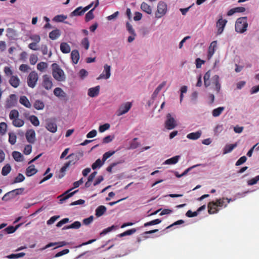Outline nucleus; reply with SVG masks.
Here are the masks:
<instances>
[{"label":"nucleus","instance_id":"nucleus-1","mask_svg":"<svg viewBox=\"0 0 259 259\" xmlns=\"http://www.w3.org/2000/svg\"><path fill=\"white\" fill-rule=\"evenodd\" d=\"M52 75L53 77L57 81H62L65 80V75L63 70L57 63H53L52 65Z\"/></svg>","mask_w":259,"mask_h":259},{"label":"nucleus","instance_id":"nucleus-2","mask_svg":"<svg viewBox=\"0 0 259 259\" xmlns=\"http://www.w3.org/2000/svg\"><path fill=\"white\" fill-rule=\"evenodd\" d=\"M19 113L18 110H12L9 114V118L12 120L13 125L17 127H22L24 124V121L19 118Z\"/></svg>","mask_w":259,"mask_h":259},{"label":"nucleus","instance_id":"nucleus-3","mask_svg":"<svg viewBox=\"0 0 259 259\" xmlns=\"http://www.w3.org/2000/svg\"><path fill=\"white\" fill-rule=\"evenodd\" d=\"M247 27L248 23L246 17H240L237 19L235 26L236 32L242 33L246 30Z\"/></svg>","mask_w":259,"mask_h":259},{"label":"nucleus","instance_id":"nucleus-4","mask_svg":"<svg viewBox=\"0 0 259 259\" xmlns=\"http://www.w3.org/2000/svg\"><path fill=\"white\" fill-rule=\"evenodd\" d=\"M83 183V178H81L79 181H76L73 183V188H71L66 192H65L62 195L63 197L61 199H60V201L62 202L70 197H72L75 193H76L78 190H75L73 192L69 193L73 188H78L80 185L82 184Z\"/></svg>","mask_w":259,"mask_h":259},{"label":"nucleus","instance_id":"nucleus-5","mask_svg":"<svg viewBox=\"0 0 259 259\" xmlns=\"http://www.w3.org/2000/svg\"><path fill=\"white\" fill-rule=\"evenodd\" d=\"M38 79V75L36 72L32 71L29 73L27 78V83L29 87L34 88Z\"/></svg>","mask_w":259,"mask_h":259},{"label":"nucleus","instance_id":"nucleus-6","mask_svg":"<svg viewBox=\"0 0 259 259\" xmlns=\"http://www.w3.org/2000/svg\"><path fill=\"white\" fill-rule=\"evenodd\" d=\"M166 4L163 2H159L157 5V10L155 13V17L157 18H160L166 14Z\"/></svg>","mask_w":259,"mask_h":259},{"label":"nucleus","instance_id":"nucleus-7","mask_svg":"<svg viewBox=\"0 0 259 259\" xmlns=\"http://www.w3.org/2000/svg\"><path fill=\"white\" fill-rule=\"evenodd\" d=\"M132 106V104L131 102H126L121 104L116 111V115L118 116H120L125 114L130 110Z\"/></svg>","mask_w":259,"mask_h":259},{"label":"nucleus","instance_id":"nucleus-8","mask_svg":"<svg viewBox=\"0 0 259 259\" xmlns=\"http://www.w3.org/2000/svg\"><path fill=\"white\" fill-rule=\"evenodd\" d=\"M18 101V98L15 94H11L7 98L6 101L5 107L6 108H11L15 107Z\"/></svg>","mask_w":259,"mask_h":259},{"label":"nucleus","instance_id":"nucleus-9","mask_svg":"<svg viewBox=\"0 0 259 259\" xmlns=\"http://www.w3.org/2000/svg\"><path fill=\"white\" fill-rule=\"evenodd\" d=\"M46 128L51 133H55L57 131V125L55 118L46 120Z\"/></svg>","mask_w":259,"mask_h":259},{"label":"nucleus","instance_id":"nucleus-10","mask_svg":"<svg viewBox=\"0 0 259 259\" xmlns=\"http://www.w3.org/2000/svg\"><path fill=\"white\" fill-rule=\"evenodd\" d=\"M52 79L47 74L42 76V85L47 90H51L53 87Z\"/></svg>","mask_w":259,"mask_h":259},{"label":"nucleus","instance_id":"nucleus-11","mask_svg":"<svg viewBox=\"0 0 259 259\" xmlns=\"http://www.w3.org/2000/svg\"><path fill=\"white\" fill-rule=\"evenodd\" d=\"M166 120L165 122V127L168 130H172L176 126V122L174 118L172 117L170 114L166 115Z\"/></svg>","mask_w":259,"mask_h":259},{"label":"nucleus","instance_id":"nucleus-12","mask_svg":"<svg viewBox=\"0 0 259 259\" xmlns=\"http://www.w3.org/2000/svg\"><path fill=\"white\" fill-rule=\"evenodd\" d=\"M227 23V20L223 19L222 17L218 20L216 23V26L217 27V34L220 35L224 31V28Z\"/></svg>","mask_w":259,"mask_h":259},{"label":"nucleus","instance_id":"nucleus-13","mask_svg":"<svg viewBox=\"0 0 259 259\" xmlns=\"http://www.w3.org/2000/svg\"><path fill=\"white\" fill-rule=\"evenodd\" d=\"M111 67L108 64H105L104 66V70L102 73H101L99 76L97 78V79H108L111 75Z\"/></svg>","mask_w":259,"mask_h":259},{"label":"nucleus","instance_id":"nucleus-14","mask_svg":"<svg viewBox=\"0 0 259 259\" xmlns=\"http://www.w3.org/2000/svg\"><path fill=\"white\" fill-rule=\"evenodd\" d=\"M35 131L33 130H27L25 134V137L28 142L33 144L35 141Z\"/></svg>","mask_w":259,"mask_h":259},{"label":"nucleus","instance_id":"nucleus-15","mask_svg":"<svg viewBox=\"0 0 259 259\" xmlns=\"http://www.w3.org/2000/svg\"><path fill=\"white\" fill-rule=\"evenodd\" d=\"M208 212L209 214L217 213L220 210L215 201L209 202L207 204Z\"/></svg>","mask_w":259,"mask_h":259},{"label":"nucleus","instance_id":"nucleus-16","mask_svg":"<svg viewBox=\"0 0 259 259\" xmlns=\"http://www.w3.org/2000/svg\"><path fill=\"white\" fill-rule=\"evenodd\" d=\"M20 82V78L16 75H12L9 80L10 84L14 88H17L19 86Z\"/></svg>","mask_w":259,"mask_h":259},{"label":"nucleus","instance_id":"nucleus-17","mask_svg":"<svg viewBox=\"0 0 259 259\" xmlns=\"http://www.w3.org/2000/svg\"><path fill=\"white\" fill-rule=\"evenodd\" d=\"M99 4V0H97L96 2V3L95 4L94 8H93L92 10H91L90 11H89L85 15V20L86 22H89L90 20H92L94 18V15L93 13V11L96 8H97Z\"/></svg>","mask_w":259,"mask_h":259},{"label":"nucleus","instance_id":"nucleus-18","mask_svg":"<svg viewBox=\"0 0 259 259\" xmlns=\"http://www.w3.org/2000/svg\"><path fill=\"white\" fill-rule=\"evenodd\" d=\"M219 76L218 75H215L212 76L211 78V83L212 84L215 86L214 90H215L218 93L219 92L221 89V84L219 82Z\"/></svg>","mask_w":259,"mask_h":259},{"label":"nucleus","instance_id":"nucleus-19","mask_svg":"<svg viewBox=\"0 0 259 259\" xmlns=\"http://www.w3.org/2000/svg\"><path fill=\"white\" fill-rule=\"evenodd\" d=\"M100 86L98 85L94 88H90L88 91V95L91 97L97 96L99 94Z\"/></svg>","mask_w":259,"mask_h":259},{"label":"nucleus","instance_id":"nucleus-20","mask_svg":"<svg viewBox=\"0 0 259 259\" xmlns=\"http://www.w3.org/2000/svg\"><path fill=\"white\" fill-rule=\"evenodd\" d=\"M37 172V170L35 168V166L33 164L29 165L26 169V175L27 177H31Z\"/></svg>","mask_w":259,"mask_h":259},{"label":"nucleus","instance_id":"nucleus-21","mask_svg":"<svg viewBox=\"0 0 259 259\" xmlns=\"http://www.w3.org/2000/svg\"><path fill=\"white\" fill-rule=\"evenodd\" d=\"M19 102L21 104L26 108H30L31 107V104L30 102L25 96H22L20 97Z\"/></svg>","mask_w":259,"mask_h":259},{"label":"nucleus","instance_id":"nucleus-22","mask_svg":"<svg viewBox=\"0 0 259 259\" xmlns=\"http://www.w3.org/2000/svg\"><path fill=\"white\" fill-rule=\"evenodd\" d=\"M201 134L202 132L200 131L191 133L187 135V138L190 140H196L200 137Z\"/></svg>","mask_w":259,"mask_h":259},{"label":"nucleus","instance_id":"nucleus-23","mask_svg":"<svg viewBox=\"0 0 259 259\" xmlns=\"http://www.w3.org/2000/svg\"><path fill=\"white\" fill-rule=\"evenodd\" d=\"M71 58L73 63L75 64H77L79 59V52L76 50H74L71 52Z\"/></svg>","mask_w":259,"mask_h":259},{"label":"nucleus","instance_id":"nucleus-24","mask_svg":"<svg viewBox=\"0 0 259 259\" xmlns=\"http://www.w3.org/2000/svg\"><path fill=\"white\" fill-rule=\"evenodd\" d=\"M61 35V31L59 29H56L50 32L49 36L52 40H55Z\"/></svg>","mask_w":259,"mask_h":259},{"label":"nucleus","instance_id":"nucleus-25","mask_svg":"<svg viewBox=\"0 0 259 259\" xmlns=\"http://www.w3.org/2000/svg\"><path fill=\"white\" fill-rule=\"evenodd\" d=\"M141 9L144 12L148 14H152V8L148 4L145 2H143L141 5Z\"/></svg>","mask_w":259,"mask_h":259},{"label":"nucleus","instance_id":"nucleus-26","mask_svg":"<svg viewBox=\"0 0 259 259\" xmlns=\"http://www.w3.org/2000/svg\"><path fill=\"white\" fill-rule=\"evenodd\" d=\"M60 50L64 54H67L70 52V46L66 42H62L60 44Z\"/></svg>","mask_w":259,"mask_h":259},{"label":"nucleus","instance_id":"nucleus-27","mask_svg":"<svg viewBox=\"0 0 259 259\" xmlns=\"http://www.w3.org/2000/svg\"><path fill=\"white\" fill-rule=\"evenodd\" d=\"M166 85V81H163L161 83H160L155 90L153 93L152 95V98L153 99L155 98L159 92L161 90V89Z\"/></svg>","mask_w":259,"mask_h":259},{"label":"nucleus","instance_id":"nucleus-28","mask_svg":"<svg viewBox=\"0 0 259 259\" xmlns=\"http://www.w3.org/2000/svg\"><path fill=\"white\" fill-rule=\"evenodd\" d=\"M180 158V156L179 155H177V156H174L170 158H169V159L166 160L164 161V164H175L178 162Z\"/></svg>","mask_w":259,"mask_h":259},{"label":"nucleus","instance_id":"nucleus-29","mask_svg":"<svg viewBox=\"0 0 259 259\" xmlns=\"http://www.w3.org/2000/svg\"><path fill=\"white\" fill-rule=\"evenodd\" d=\"M106 211V207L104 205H100L96 209V215L97 217L102 216Z\"/></svg>","mask_w":259,"mask_h":259},{"label":"nucleus","instance_id":"nucleus-30","mask_svg":"<svg viewBox=\"0 0 259 259\" xmlns=\"http://www.w3.org/2000/svg\"><path fill=\"white\" fill-rule=\"evenodd\" d=\"M33 107L37 110H42L45 107V104L42 101L36 100L34 103Z\"/></svg>","mask_w":259,"mask_h":259},{"label":"nucleus","instance_id":"nucleus-31","mask_svg":"<svg viewBox=\"0 0 259 259\" xmlns=\"http://www.w3.org/2000/svg\"><path fill=\"white\" fill-rule=\"evenodd\" d=\"M215 202L220 209L222 207H226L227 206V203H226V202L225 201V197L217 199Z\"/></svg>","mask_w":259,"mask_h":259},{"label":"nucleus","instance_id":"nucleus-32","mask_svg":"<svg viewBox=\"0 0 259 259\" xmlns=\"http://www.w3.org/2000/svg\"><path fill=\"white\" fill-rule=\"evenodd\" d=\"M237 146V143L233 144L226 145L224 149L223 153L227 154L231 152Z\"/></svg>","mask_w":259,"mask_h":259},{"label":"nucleus","instance_id":"nucleus-33","mask_svg":"<svg viewBox=\"0 0 259 259\" xmlns=\"http://www.w3.org/2000/svg\"><path fill=\"white\" fill-rule=\"evenodd\" d=\"M81 226V224L79 221H75L72 224L63 227V230L69 229H79Z\"/></svg>","mask_w":259,"mask_h":259},{"label":"nucleus","instance_id":"nucleus-34","mask_svg":"<svg viewBox=\"0 0 259 259\" xmlns=\"http://www.w3.org/2000/svg\"><path fill=\"white\" fill-rule=\"evenodd\" d=\"M22 224H20L17 225L16 227H13L12 226H10L7 228H5L3 232H6L7 234H11L16 231V230L22 225Z\"/></svg>","mask_w":259,"mask_h":259},{"label":"nucleus","instance_id":"nucleus-35","mask_svg":"<svg viewBox=\"0 0 259 259\" xmlns=\"http://www.w3.org/2000/svg\"><path fill=\"white\" fill-rule=\"evenodd\" d=\"M54 95L58 97H65L66 96L65 93L60 88H56L54 90Z\"/></svg>","mask_w":259,"mask_h":259},{"label":"nucleus","instance_id":"nucleus-36","mask_svg":"<svg viewBox=\"0 0 259 259\" xmlns=\"http://www.w3.org/2000/svg\"><path fill=\"white\" fill-rule=\"evenodd\" d=\"M28 119L35 126H37L39 125V121L37 117L35 115L29 116Z\"/></svg>","mask_w":259,"mask_h":259},{"label":"nucleus","instance_id":"nucleus-37","mask_svg":"<svg viewBox=\"0 0 259 259\" xmlns=\"http://www.w3.org/2000/svg\"><path fill=\"white\" fill-rule=\"evenodd\" d=\"M85 11L84 8L82 9L81 7H79L77 8L75 10H74L72 13L71 15L72 16H81L84 13Z\"/></svg>","mask_w":259,"mask_h":259},{"label":"nucleus","instance_id":"nucleus-38","mask_svg":"<svg viewBox=\"0 0 259 259\" xmlns=\"http://www.w3.org/2000/svg\"><path fill=\"white\" fill-rule=\"evenodd\" d=\"M24 191V188H20L14 189L11 191H10V193L11 194V197L14 198L15 196L22 194Z\"/></svg>","mask_w":259,"mask_h":259},{"label":"nucleus","instance_id":"nucleus-39","mask_svg":"<svg viewBox=\"0 0 259 259\" xmlns=\"http://www.w3.org/2000/svg\"><path fill=\"white\" fill-rule=\"evenodd\" d=\"M71 161H69L67 162L66 163H65L64 165L61 167V168L60 169V172L62 173V174L59 176V178H62V177H64L65 172L66 171V169L71 165Z\"/></svg>","mask_w":259,"mask_h":259},{"label":"nucleus","instance_id":"nucleus-40","mask_svg":"<svg viewBox=\"0 0 259 259\" xmlns=\"http://www.w3.org/2000/svg\"><path fill=\"white\" fill-rule=\"evenodd\" d=\"M11 170V167L9 164L5 165L2 169V175L4 176L8 175Z\"/></svg>","mask_w":259,"mask_h":259},{"label":"nucleus","instance_id":"nucleus-41","mask_svg":"<svg viewBox=\"0 0 259 259\" xmlns=\"http://www.w3.org/2000/svg\"><path fill=\"white\" fill-rule=\"evenodd\" d=\"M225 108L224 107H219L213 110L212 114L214 117H218L222 114Z\"/></svg>","mask_w":259,"mask_h":259},{"label":"nucleus","instance_id":"nucleus-42","mask_svg":"<svg viewBox=\"0 0 259 259\" xmlns=\"http://www.w3.org/2000/svg\"><path fill=\"white\" fill-rule=\"evenodd\" d=\"M12 156L16 161L20 162L22 161L23 155L20 152L14 151L12 153Z\"/></svg>","mask_w":259,"mask_h":259},{"label":"nucleus","instance_id":"nucleus-43","mask_svg":"<svg viewBox=\"0 0 259 259\" xmlns=\"http://www.w3.org/2000/svg\"><path fill=\"white\" fill-rule=\"evenodd\" d=\"M67 18V16L64 15H58L54 17L53 20L56 22H62L66 19Z\"/></svg>","mask_w":259,"mask_h":259},{"label":"nucleus","instance_id":"nucleus-44","mask_svg":"<svg viewBox=\"0 0 259 259\" xmlns=\"http://www.w3.org/2000/svg\"><path fill=\"white\" fill-rule=\"evenodd\" d=\"M137 231V230L135 228H133L120 234L118 235V236L120 237H122L127 235H131L134 233H135Z\"/></svg>","mask_w":259,"mask_h":259},{"label":"nucleus","instance_id":"nucleus-45","mask_svg":"<svg viewBox=\"0 0 259 259\" xmlns=\"http://www.w3.org/2000/svg\"><path fill=\"white\" fill-rule=\"evenodd\" d=\"M48 65L46 62H40V63H38L37 65V69L41 71L42 72L44 71V70L48 68Z\"/></svg>","mask_w":259,"mask_h":259},{"label":"nucleus","instance_id":"nucleus-46","mask_svg":"<svg viewBox=\"0 0 259 259\" xmlns=\"http://www.w3.org/2000/svg\"><path fill=\"white\" fill-rule=\"evenodd\" d=\"M9 142L12 145L16 143V135L14 133H10L9 134Z\"/></svg>","mask_w":259,"mask_h":259},{"label":"nucleus","instance_id":"nucleus-47","mask_svg":"<svg viewBox=\"0 0 259 259\" xmlns=\"http://www.w3.org/2000/svg\"><path fill=\"white\" fill-rule=\"evenodd\" d=\"M161 221L159 219H155V220H152L151 221H150V222H147L146 223L144 224V227H148V226H152V225H157V224H159L161 223Z\"/></svg>","mask_w":259,"mask_h":259},{"label":"nucleus","instance_id":"nucleus-48","mask_svg":"<svg viewBox=\"0 0 259 259\" xmlns=\"http://www.w3.org/2000/svg\"><path fill=\"white\" fill-rule=\"evenodd\" d=\"M25 255V253L21 252L17 254H11L10 255H8L7 257L9 259L18 258L20 257H23Z\"/></svg>","mask_w":259,"mask_h":259},{"label":"nucleus","instance_id":"nucleus-49","mask_svg":"<svg viewBox=\"0 0 259 259\" xmlns=\"http://www.w3.org/2000/svg\"><path fill=\"white\" fill-rule=\"evenodd\" d=\"M25 180L24 176L22 174H19L18 176L15 178L12 184L21 183Z\"/></svg>","mask_w":259,"mask_h":259},{"label":"nucleus","instance_id":"nucleus-50","mask_svg":"<svg viewBox=\"0 0 259 259\" xmlns=\"http://www.w3.org/2000/svg\"><path fill=\"white\" fill-rule=\"evenodd\" d=\"M115 153V151H110L105 153L102 157V161L103 162H104L108 158L112 156Z\"/></svg>","mask_w":259,"mask_h":259},{"label":"nucleus","instance_id":"nucleus-51","mask_svg":"<svg viewBox=\"0 0 259 259\" xmlns=\"http://www.w3.org/2000/svg\"><path fill=\"white\" fill-rule=\"evenodd\" d=\"M103 161H101L100 159H98L96 161L92 164V167L93 169H95L98 167H100L103 164Z\"/></svg>","mask_w":259,"mask_h":259},{"label":"nucleus","instance_id":"nucleus-52","mask_svg":"<svg viewBox=\"0 0 259 259\" xmlns=\"http://www.w3.org/2000/svg\"><path fill=\"white\" fill-rule=\"evenodd\" d=\"M4 71L6 76H12L13 75V71L10 67L6 66L4 67Z\"/></svg>","mask_w":259,"mask_h":259},{"label":"nucleus","instance_id":"nucleus-53","mask_svg":"<svg viewBox=\"0 0 259 259\" xmlns=\"http://www.w3.org/2000/svg\"><path fill=\"white\" fill-rule=\"evenodd\" d=\"M81 45L85 50H88L90 47L88 38L87 37L84 38L81 42Z\"/></svg>","mask_w":259,"mask_h":259},{"label":"nucleus","instance_id":"nucleus-54","mask_svg":"<svg viewBox=\"0 0 259 259\" xmlns=\"http://www.w3.org/2000/svg\"><path fill=\"white\" fill-rule=\"evenodd\" d=\"M126 27L127 30L130 33L133 35H136V33H135V30L133 28L132 25L129 22L126 23Z\"/></svg>","mask_w":259,"mask_h":259},{"label":"nucleus","instance_id":"nucleus-55","mask_svg":"<svg viewBox=\"0 0 259 259\" xmlns=\"http://www.w3.org/2000/svg\"><path fill=\"white\" fill-rule=\"evenodd\" d=\"M7 125L5 122H1L0 123V134L4 135L7 130Z\"/></svg>","mask_w":259,"mask_h":259},{"label":"nucleus","instance_id":"nucleus-56","mask_svg":"<svg viewBox=\"0 0 259 259\" xmlns=\"http://www.w3.org/2000/svg\"><path fill=\"white\" fill-rule=\"evenodd\" d=\"M110 124L109 123H105L99 126V131L100 133H103L110 128Z\"/></svg>","mask_w":259,"mask_h":259},{"label":"nucleus","instance_id":"nucleus-57","mask_svg":"<svg viewBox=\"0 0 259 259\" xmlns=\"http://www.w3.org/2000/svg\"><path fill=\"white\" fill-rule=\"evenodd\" d=\"M258 181H259V175L248 180L247 182V183H248V185L251 186V185H253L256 184Z\"/></svg>","mask_w":259,"mask_h":259},{"label":"nucleus","instance_id":"nucleus-58","mask_svg":"<svg viewBox=\"0 0 259 259\" xmlns=\"http://www.w3.org/2000/svg\"><path fill=\"white\" fill-rule=\"evenodd\" d=\"M69 250L68 249H65L61 251L58 252L55 255V257H58L61 256H62L64 254H66L69 253Z\"/></svg>","mask_w":259,"mask_h":259},{"label":"nucleus","instance_id":"nucleus-59","mask_svg":"<svg viewBox=\"0 0 259 259\" xmlns=\"http://www.w3.org/2000/svg\"><path fill=\"white\" fill-rule=\"evenodd\" d=\"M38 58L35 55L32 54L30 56L29 61L30 63L32 65H34L37 61Z\"/></svg>","mask_w":259,"mask_h":259},{"label":"nucleus","instance_id":"nucleus-60","mask_svg":"<svg viewBox=\"0 0 259 259\" xmlns=\"http://www.w3.org/2000/svg\"><path fill=\"white\" fill-rule=\"evenodd\" d=\"M137 138H134L133 141L131 142L130 147L132 149H136L138 147L140 144L137 142Z\"/></svg>","mask_w":259,"mask_h":259},{"label":"nucleus","instance_id":"nucleus-61","mask_svg":"<svg viewBox=\"0 0 259 259\" xmlns=\"http://www.w3.org/2000/svg\"><path fill=\"white\" fill-rule=\"evenodd\" d=\"M247 160L246 157L245 156L241 157L236 162L235 165L236 166L240 165L244 163Z\"/></svg>","mask_w":259,"mask_h":259},{"label":"nucleus","instance_id":"nucleus-62","mask_svg":"<svg viewBox=\"0 0 259 259\" xmlns=\"http://www.w3.org/2000/svg\"><path fill=\"white\" fill-rule=\"evenodd\" d=\"M94 220V217L93 215L90 216V217L84 219L83 220V223L85 225H88L90 224Z\"/></svg>","mask_w":259,"mask_h":259},{"label":"nucleus","instance_id":"nucleus-63","mask_svg":"<svg viewBox=\"0 0 259 259\" xmlns=\"http://www.w3.org/2000/svg\"><path fill=\"white\" fill-rule=\"evenodd\" d=\"M30 38L32 40H33L34 41V42H36V43H38L40 40V37L39 35H37V34H34V35H31L30 37Z\"/></svg>","mask_w":259,"mask_h":259},{"label":"nucleus","instance_id":"nucleus-64","mask_svg":"<svg viewBox=\"0 0 259 259\" xmlns=\"http://www.w3.org/2000/svg\"><path fill=\"white\" fill-rule=\"evenodd\" d=\"M32 151V146L30 145H26L24 150V153L26 155L29 154Z\"/></svg>","mask_w":259,"mask_h":259}]
</instances>
